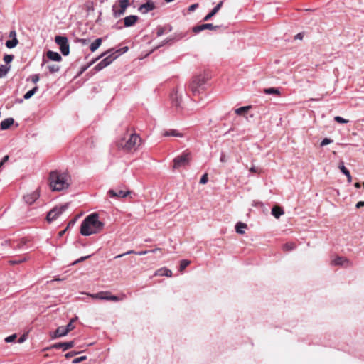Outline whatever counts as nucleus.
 I'll return each mask as SVG.
<instances>
[{"label":"nucleus","mask_w":364,"mask_h":364,"mask_svg":"<svg viewBox=\"0 0 364 364\" xmlns=\"http://www.w3.org/2000/svg\"><path fill=\"white\" fill-rule=\"evenodd\" d=\"M166 33V27L164 26H159L157 28L156 35L158 37L161 36L164 33Z\"/></svg>","instance_id":"39"},{"label":"nucleus","mask_w":364,"mask_h":364,"mask_svg":"<svg viewBox=\"0 0 364 364\" xmlns=\"http://www.w3.org/2000/svg\"><path fill=\"white\" fill-rule=\"evenodd\" d=\"M304 37V33H299L298 34H296L294 37L295 39H299V40H302Z\"/></svg>","instance_id":"57"},{"label":"nucleus","mask_w":364,"mask_h":364,"mask_svg":"<svg viewBox=\"0 0 364 364\" xmlns=\"http://www.w3.org/2000/svg\"><path fill=\"white\" fill-rule=\"evenodd\" d=\"M109 51H107V52H105L103 53H102L100 55V56H99L97 58H96L95 60H92L90 63H89L87 66H85L83 68H82L81 69V73H83L84 71H85L88 67H90L92 63H94L95 62V60L100 59V58H102L104 56H105L107 54H108Z\"/></svg>","instance_id":"36"},{"label":"nucleus","mask_w":364,"mask_h":364,"mask_svg":"<svg viewBox=\"0 0 364 364\" xmlns=\"http://www.w3.org/2000/svg\"><path fill=\"white\" fill-rule=\"evenodd\" d=\"M250 171L252 173H256L257 172V168L255 166H252L250 168Z\"/></svg>","instance_id":"61"},{"label":"nucleus","mask_w":364,"mask_h":364,"mask_svg":"<svg viewBox=\"0 0 364 364\" xmlns=\"http://www.w3.org/2000/svg\"><path fill=\"white\" fill-rule=\"evenodd\" d=\"M14 59V55H5L4 57V60L6 63H11Z\"/></svg>","instance_id":"44"},{"label":"nucleus","mask_w":364,"mask_h":364,"mask_svg":"<svg viewBox=\"0 0 364 364\" xmlns=\"http://www.w3.org/2000/svg\"><path fill=\"white\" fill-rule=\"evenodd\" d=\"M141 144V138L136 134H132L129 139L123 145V148L128 151L136 150Z\"/></svg>","instance_id":"6"},{"label":"nucleus","mask_w":364,"mask_h":364,"mask_svg":"<svg viewBox=\"0 0 364 364\" xmlns=\"http://www.w3.org/2000/svg\"><path fill=\"white\" fill-rule=\"evenodd\" d=\"M78 353L77 352H75V351H71V352H69V353H67L65 356L66 358H70L75 355H77Z\"/></svg>","instance_id":"49"},{"label":"nucleus","mask_w":364,"mask_h":364,"mask_svg":"<svg viewBox=\"0 0 364 364\" xmlns=\"http://www.w3.org/2000/svg\"><path fill=\"white\" fill-rule=\"evenodd\" d=\"M149 250H144V251H140V252H136L134 250H129L123 254H120V255H118L117 256L114 257V259H117V258H121L125 255H131V254H135V255H146L147 253H149Z\"/></svg>","instance_id":"19"},{"label":"nucleus","mask_w":364,"mask_h":364,"mask_svg":"<svg viewBox=\"0 0 364 364\" xmlns=\"http://www.w3.org/2000/svg\"><path fill=\"white\" fill-rule=\"evenodd\" d=\"M223 4V1H220L213 9L212 11L208 14L203 18V21H209L213 16H215L218 11L220 9Z\"/></svg>","instance_id":"16"},{"label":"nucleus","mask_w":364,"mask_h":364,"mask_svg":"<svg viewBox=\"0 0 364 364\" xmlns=\"http://www.w3.org/2000/svg\"><path fill=\"white\" fill-rule=\"evenodd\" d=\"M334 120L338 123H341V124H346L348 122V120L347 119H345L344 118L340 117V116H336L334 117Z\"/></svg>","instance_id":"42"},{"label":"nucleus","mask_w":364,"mask_h":364,"mask_svg":"<svg viewBox=\"0 0 364 364\" xmlns=\"http://www.w3.org/2000/svg\"><path fill=\"white\" fill-rule=\"evenodd\" d=\"M26 335H23V336H21L18 338V342L19 343H23V342L26 341Z\"/></svg>","instance_id":"56"},{"label":"nucleus","mask_w":364,"mask_h":364,"mask_svg":"<svg viewBox=\"0 0 364 364\" xmlns=\"http://www.w3.org/2000/svg\"><path fill=\"white\" fill-rule=\"evenodd\" d=\"M14 119L11 117L6 118V119L3 120L0 124V128L2 130H6L9 129L13 124H14Z\"/></svg>","instance_id":"20"},{"label":"nucleus","mask_w":364,"mask_h":364,"mask_svg":"<svg viewBox=\"0 0 364 364\" xmlns=\"http://www.w3.org/2000/svg\"><path fill=\"white\" fill-rule=\"evenodd\" d=\"M208 174L205 173L202 176V177L200 180V183L205 184L208 182Z\"/></svg>","instance_id":"47"},{"label":"nucleus","mask_w":364,"mask_h":364,"mask_svg":"<svg viewBox=\"0 0 364 364\" xmlns=\"http://www.w3.org/2000/svg\"><path fill=\"white\" fill-rule=\"evenodd\" d=\"M90 257V255H87V256H85V257H80V259H77L76 261L73 262V264H76L80 262H82L84 260H85L86 259L89 258Z\"/></svg>","instance_id":"48"},{"label":"nucleus","mask_w":364,"mask_h":364,"mask_svg":"<svg viewBox=\"0 0 364 364\" xmlns=\"http://www.w3.org/2000/svg\"><path fill=\"white\" fill-rule=\"evenodd\" d=\"M198 6V4H193L188 7L189 11H193Z\"/></svg>","instance_id":"54"},{"label":"nucleus","mask_w":364,"mask_h":364,"mask_svg":"<svg viewBox=\"0 0 364 364\" xmlns=\"http://www.w3.org/2000/svg\"><path fill=\"white\" fill-rule=\"evenodd\" d=\"M92 299H100V300H107L112 301H119V297L114 295H111L109 291H100L97 294H87Z\"/></svg>","instance_id":"10"},{"label":"nucleus","mask_w":364,"mask_h":364,"mask_svg":"<svg viewBox=\"0 0 364 364\" xmlns=\"http://www.w3.org/2000/svg\"><path fill=\"white\" fill-rule=\"evenodd\" d=\"M26 260V258L24 257L23 259H19V260H10L9 261V263L12 264H19L21 263V262L23 261H25Z\"/></svg>","instance_id":"53"},{"label":"nucleus","mask_w":364,"mask_h":364,"mask_svg":"<svg viewBox=\"0 0 364 364\" xmlns=\"http://www.w3.org/2000/svg\"><path fill=\"white\" fill-rule=\"evenodd\" d=\"M272 214L276 218H279L282 215L284 214V210L280 207L274 206L272 209Z\"/></svg>","instance_id":"26"},{"label":"nucleus","mask_w":364,"mask_h":364,"mask_svg":"<svg viewBox=\"0 0 364 364\" xmlns=\"http://www.w3.org/2000/svg\"><path fill=\"white\" fill-rule=\"evenodd\" d=\"M102 38H99L95 39V41L91 43L90 46V49L92 52H95L100 46L102 43Z\"/></svg>","instance_id":"27"},{"label":"nucleus","mask_w":364,"mask_h":364,"mask_svg":"<svg viewBox=\"0 0 364 364\" xmlns=\"http://www.w3.org/2000/svg\"><path fill=\"white\" fill-rule=\"evenodd\" d=\"M264 92L267 95H280L279 89L275 87L265 88Z\"/></svg>","instance_id":"29"},{"label":"nucleus","mask_w":364,"mask_h":364,"mask_svg":"<svg viewBox=\"0 0 364 364\" xmlns=\"http://www.w3.org/2000/svg\"><path fill=\"white\" fill-rule=\"evenodd\" d=\"M68 208V203H65L60 206H56L50 210L46 216L48 222L50 223L55 220L60 214H62Z\"/></svg>","instance_id":"7"},{"label":"nucleus","mask_w":364,"mask_h":364,"mask_svg":"<svg viewBox=\"0 0 364 364\" xmlns=\"http://www.w3.org/2000/svg\"><path fill=\"white\" fill-rule=\"evenodd\" d=\"M149 252H153V253H155L158 251H161V249L160 248H156V249H154V250H149Z\"/></svg>","instance_id":"64"},{"label":"nucleus","mask_w":364,"mask_h":364,"mask_svg":"<svg viewBox=\"0 0 364 364\" xmlns=\"http://www.w3.org/2000/svg\"><path fill=\"white\" fill-rule=\"evenodd\" d=\"M364 206V201H359L358 203H357L355 207L357 208H360L361 207Z\"/></svg>","instance_id":"59"},{"label":"nucleus","mask_w":364,"mask_h":364,"mask_svg":"<svg viewBox=\"0 0 364 364\" xmlns=\"http://www.w3.org/2000/svg\"><path fill=\"white\" fill-rule=\"evenodd\" d=\"M247 228V225L245 223L239 222L235 225V230L239 234H243L245 232L244 229Z\"/></svg>","instance_id":"28"},{"label":"nucleus","mask_w":364,"mask_h":364,"mask_svg":"<svg viewBox=\"0 0 364 364\" xmlns=\"http://www.w3.org/2000/svg\"><path fill=\"white\" fill-rule=\"evenodd\" d=\"M39 197V194L36 192L28 194L24 196V200L26 203L31 205L33 204Z\"/></svg>","instance_id":"17"},{"label":"nucleus","mask_w":364,"mask_h":364,"mask_svg":"<svg viewBox=\"0 0 364 364\" xmlns=\"http://www.w3.org/2000/svg\"><path fill=\"white\" fill-rule=\"evenodd\" d=\"M191 160V154L190 152H183L181 155L176 156L174 158L173 162V168L175 169L179 168L181 167L186 166L189 164Z\"/></svg>","instance_id":"4"},{"label":"nucleus","mask_w":364,"mask_h":364,"mask_svg":"<svg viewBox=\"0 0 364 364\" xmlns=\"http://www.w3.org/2000/svg\"><path fill=\"white\" fill-rule=\"evenodd\" d=\"M332 263L334 265L348 266L349 261L345 257H337L332 261Z\"/></svg>","instance_id":"18"},{"label":"nucleus","mask_w":364,"mask_h":364,"mask_svg":"<svg viewBox=\"0 0 364 364\" xmlns=\"http://www.w3.org/2000/svg\"><path fill=\"white\" fill-rule=\"evenodd\" d=\"M118 2V6L117 4L112 6V12L114 18H118L123 15L129 6V0H119Z\"/></svg>","instance_id":"8"},{"label":"nucleus","mask_w":364,"mask_h":364,"mask_svg":"<svg viewBox=\"0 0 364 364\" xmlns=\"http://www.w3.org/2000/svg\"><path fill=\"white\" fill-rule=\"evenodd\" d=\"M139 18L136 15H130L124 18V24L125 27L134 26L138 21Z\"/></svg>","instance_id":"15"},{"label":"nucleus","mask_w":364,"mask_h":364,"mask_svg":"<svg viewBox=\"0 0 364 364\" xmlns=\"http://www.w3.org/2000/svg\"><path fill=\"white\" fill-rule=\"evenodd\" d=\"M166 33L170 32V31H172V28H172V26H171L168 25V26H166Z\"/></svg>","instance_id":"63"},{"label":"nucleus","mask_w":364,"mask_h":364,"mask_svg":"<svg viewBox=\"0 0 364 364\" xmlns=\"http://www.w3.org/2000/svg\"><path fill=\"white\" fill-rule=\"evenodd\" d=\"M68 331H66L65 326H60L58 327L55 332V337H62L65 336L68 334Z\"/></svg>","instance_id":"24"},{"label":"nucleus","mask_w":364,"mask_h":364,"mask_svg":"<svg viewBox=\"0 0 364 364\" xmlns=\"http://www.w3.org/2000/svg\"><path fill=\"white\" fill-rule=\"evenodd\" d=\"M183 37H184V35L181 34V33L175 34L174 37L167 38L166 40H165L164 43H167L172 41H178V40L182 39Z\"/></svg>","instance_id":"34"},{"label":"nucleus","mask_w":364,"mask_h":364,"mask_svg":"<svg viewBox=\"0 0 364 364\" xmlns=\"http://www.w3.org/2000/svg\"><path fill=\"white\" fill-rule=\"evenodd\" d=\"M77 319V317L76 318H72L70 320V321L68 323V325H66L65 327V329L66 331H68V332H70V331H72L73 329L75 328V326L73 325V322Z\"/></svg>","instance_id":"37"},{"label":"nucleus","mask_w":364,"mask_h":364,"mask_svg":"<svg viewBox=\"0 0 364 364\" xmlns=\"http://www.w3.org/2000/svg\"><path fill=\"white\" fill-rule=\"evenodd\" d=\"M227 160H228V158H227L226 155L224 153H221L220 161L223 163H225L227 161Z\"/></svg>","instance_id":"51"},{"label":"nucleus","mask_w":364,"mask_h":364,"mask_svg":"<svg viewBox=\"0 0 364 364\" xmlns=\"http://www.w3.org/2000/svg\"><path fill=\"white\" fill-rule=\"evenodd\" d=\"M173 103L175 106L178 107L180 105V100L177 96V94L172 95L171 96Z\"/></svg>","instance_id":"41"},{"label":"nucleus","mask_w":364,"mask_h":364,"mask_svg":"<svg viewBox=\"0 0 364 364\" xmlns=\"http://www.w3.org/2000/svg\"><path fill=\"white\" fill-rule=\"evenodd\" d=\"M16 338H17L16 334H12V335H11V336H9L6 337V338H5V341H6V343H11V342L14 341L16 340Z\"/></svg>","instance_id":"43"},{"label":"nucleus","mask_w":364,"mask_h":364,"mask_svg":"<svg viewBox=\"0 0 364 364\" xmlns=\"http://www.w3.org/2000/svg\"><path fill=\"white\" fill-rule=\"evenodd\" d=\"M9 38H11L13 39H17L16 38V32L15 30H12L9 32Z\"/></svg>","instance_id":"50"},{"label":"nucleus","mask_w":364,"mask_h":364,"mask_svg":"<svg viewBox=\"0 0 364 364\" xmlns=\"http://www.w3.org/2000/svg\"><path fill=\"white\" fill-rule=\"evenodd\" d=\"M18 43V39H11L10 41H7L6 42V46L8 48H14V47H16Z\"/></svg>","instance_id":"32"},{"label":"nucleus","mask_w":364,"mask_h":364,"mask_svg":"<svg viewBox=\"0 0 364 364\" xmlns=\"http://www.w3.org/2000/svg\"><path fill=\"white\" fill-rule=\"evenodd\" d=\"M47 57L53 61L59 62L62 60L61 55L57 53L52 50H48L47 52Z\"/></svg>","instance_id":"21"},{"label":"nucleus","mask_w":364,"mask_h":364,"mask_svg":"<svg viewBox=\"0 0 364 364\" xmlns=\"http://www.w3.org/2000/svg\"><path fill=\"white\" fill-rule=\"evenodd\" d=\"M296 245L294 242H287L283 245V250L284 251H291L294 250Z\"/></svg>","instance_id":"33"},{"label":"nucleus","mask_w":364,"mask_h":364,"mask_svg":"<svg viewBox=\"0 0 364 364\" xmlns=\"http://www.w3.org/2000/svg\"><path fill=\"white\" fill-rule=\"evenodd\" d=\"M189 264H190V261H188V260H186V259L181 260V264H180L179 270L181 272L183 271L188 266Z\"/></svg>","instance_id":"38"},{"label":"nucleus","mask_w":364,"mask_h":364,"mask_svg":"<svg viewBox=\"0 0 364 364\" xmlns=\"http://www.w3.org/2000/svg\"><path fill=\"white\" fill-rule=\"evenodd\" d=\"M48 69L49 70L50 73H54L59 71L60 66L57 65H50L48 66Z\"/></svg>","instance_id":"40"},{"label":"nucleus","mask_w":364,"mask_h":364,"mask_svg":"<svg viewBox=\"0 0 364 364\" xmlns=\"http://www.w3.org/2000/svg\"><path fill=\"white\" fill-rule=\"evenodd\" d=\"M250 106L241 107L235 109V113L238 115H241L248 111L250 109Z\"/></svg>","instance_id":"35"},{"label":"nucleus","mask_w":364,"mask_h":364,"mask_svg":"<svg viewBox=\"0 0 364 364\" xmlns=\"http://www.w3.org/2000/svg\"><path fill=\"white\" fill-rule=\"evenodd\" d=\"M70 176L66 173L52 171L50 173V186L54 191H60L69 186Z\"/></svg>","instance_id":"2"},{"label":"nucleus","mask_w":364,"mask_h":364,"mask_svg":"<svg viewBox=\"0 0 364 364\" xmlns=\"http://www.w3.org/2000/svg\"><path fill=\"white\" fill-rule=\"evenodd\" d=\"M38 90V87L37 86H35L33 89L28 91L23 96V98L25 100L30 99Z\"/></svg>","instance_id":"31"},{"label":"nucleus","mask_w":364,"mask_h":364,"mask_svg":"<svg viewBox=\"0 0 364 364\" xmlns=\"http://www.w3.org/2000/svg\"><path fill=\"white\" fill-rule=\"evenodd\" d=\"M332 142H333V141H332L331 139H328V138H325V139H323L321 141V146H324L328 145V144H331V143H332Z\"/></svg>","instance_id":"45"},{"label":"nucleus","mask_w":364,"mask_h":364,"mask_svg":"<svg viewBox=\"0 0 364 364\" xmlns=\"http://www.w3.org/2000/svg\"><path fill=\"white\" fill-rule=\"evenodd\" d=\"M127 50H128V47H127V46L124 47V48L122 49V52H121V53H120V51H119V52H118V53H119V54H118V55H119L121 53H124L127 52Z\"/></svg>","instance_id":"62"},{"label":"nucleus","mask_w":364,"mask_h":364,"mask_svg":"<svg viewBox=\"0 0 364 364\" xmlns=\"http://www.w3.org/2000/svg\"><path fill=\"white\" fill-rule=\"evenodd\" d=\"M165 136H177V137H183V134L178 132L176 129H169L166 130L163 134Z\"/></svg>","instance_id":"22"},{"label":"nucleus","mask_w":364,"mask_h":364,"mask_svg":"<svg viewBox=\"0 0 364 364\" xmlns=\"http://www.w3.org/2000/svg\"><path fill=\"white\" fill-rule=\"evenodd\" d=\"M156 274L159 276L171 277L172 272L167 268H161L157 270Z\"/></svg>","instance_id":"25"},{"label":"nucleus","mask_w":364,"mask_h":364,"mask_svg":"<svg viewBox=\"0 0 364 364\" xmlns=\"http://www.w3.org/2000/svg\"><path fill=\"white\" fill-rule=\"evenodd\" d=\"M10 70V67L4 65H0V78L4 77L6 75Z\"/></svg>","instance_id":"30"},{"label":"nucleus","mask_w":364,"mask_h":364,"mask_svg":"<svg viewBox=\"0 0 364 364\" xmlns=\"http://www.w3.org/2000/svg\"><path fill=\"white\" fill-rule=\"evenodd\" d=\"M86 358H87L86 356H80V357L76 358L73 360V363H74V364L79 363L86 360Z\"/></svg>","instance_id":"46"},{"label":"nucleus","mask_w":364,"mask_h":364,"mask_svg":"<svg viewBox=\"0 0 364 364\" xmlns=\"http://www.w3.org/2000/svg\"><path fill=\"white\" fill-rule=\"evenodd\" d=\"M79 42H80L82 45H87V43H88V40H87V39H80Z\"/></svg>","instance_id":"60"},{"label":"nucleus","mask_w":364,"mask_h":364,"mask_svg":"<svg viewBox=\"0 0 364 364\" xmlns=\"http://www.w3.org/2000/svg\"><path fill=\"white\" fill-rule=\"evenodd\" d=\"M9 159V156L8 155H6L5 156H4L1 161L0 162V163H2V166H4V163L8 161Z\"/></svg>","instance_id":"58"},{"label":"nucleus","mask_w":364,"mask_h":364,"mask_svg":"<svg viewBox=\"0 0 364 364\" xmlns=\"http://www.w3.org/2000/svg\"><path fill=\"white\" fill-rule=\"evenodd\" d=\"M129 191H122V190H118V189H116V190H113V189H111L108 191V194L110 197L112 198H125L126 196H127L129 194Z\"/></svg>","instance_id":"13"},{"label":"nucleus","mask_w":364,"mask_h":364,"mask_svg":"<svg viewBox=\"0 0 364 364\" xmlns=\"http://www.w3.org/2000/svg\"><path fill=\"white\" fill-rule=\"evenodd\" d=\"M55 42L59 46L61 53L66 56L70 53V46L68 38L65 36H56Z\"/></svg>","instance_id":"9"},{"label":"nucleus","mask_w":364,"mask_h":364,"mask_svg":"<svg viewBox=\"0 0 364 364\" xmlns=\"http://www.w3.org/2000/svg\"><path fill=\"white\" fill-rule=\"evenodd\" d=\"M39 80V75L38 74L33 75L32 76V82L33 83H36Z\"/></svg>","instance_id":"52"},{"label":"nucleus","mask_w":364,"mask_h":364,"mask_svg":"<svg viewBox=\"0 0 364 364\" xmlns=\"http://www.w3.org/2000/svg\"><path fill=\"white\" fill-rule=\"evenodd\" d=\"M338 168L341 172L347 177L348 182L350 183L352 181L351 175L350 171L345 167L344 163L343 161L339 164Z\"/></svg>","instance_id":"23"},{"label":"nucleus","mask_w":364,"mask_h":364,"mask_svg":"<svg viewBox=\"0 0 364 364\" xmlns=\"http://www.w3.org/2000/svg\"><path fill=\"white\" fill-rule=\"evenodd\" d=\"M103 228L104 223L99 220L98 214L92 213L87 215L82 222L80 233L84 236H89L101 232Z\"/></svg>","instance_id":"1"},{"label":"nucleus","mask_w":364,"mask_h":364,"mask_svg":"<svg viewBox=\"0 0 364 364\" xmlns=\"http://www.w3.org/2000/svg\"><path fill=\"white\" fill-rule=\"evenodd\" d=\"M219 28H220L219 26H213L212 23H205V24H201V25L194 26L193 28V31L195 33H200V31H203L205 29L215 30Z\"/></svg>","instance_id":"12"},{"label":"nucleus","mask_w":364,"mask_h":364,"mask_svg":"<svg viewBox=\"0 0 364 364\" xmlns=\"http://www.w3.org/2000/svg\"><path fill=\"white\" fill-rule=\"evenodd\" d=\"M155 4L151 1H148L146 3L141 4L139 7V11L142 14H147L148 12L155 9Z\"/></svg>","instance_id":"14"},{"label":"nucleus","mask_w":364,"mask_h":364,"mask_svg":"<svg viewBox=\"0 0 364 364\" xmlns=\"http://www.w3.org/2000/svg\"><path fill=\"white\" fill-rule=\"evenodd\" d=\"M76 220H77L76 218L71 220L68 223V226H67V228H66L68 229V228H69L70 227L73 226V225H75V222H76Z\"/></svg>","instance_id":"55"},{"label":"nucleus","mask_w":364,"mask_h":364,"mask_svg":"<svg viewBox=\"0 0 364 364\" xmlns=\"http://www.w3.org/2000/svg\"><path fill=\"white\" fill-rule=\"evenodd\" d=\"M110 53L109 55L106 56L103 60H102L99 63H97L94 69L95 71H100L105 68V67L110 65L114 59H116L119 55H117L119 50H116L115 52H112V50H109ZM109 53V52L108 53Z\"/></svg>","instance_id":"5"},{"label":"nucleus","mask_w":364,"mask_h":364,"mask_svg":"<svg viewBox=\"0 0 364 364\" xmlns=\"http://www.w3.org/2000/svg\"><path fill=\"white\" fill-rule=\"evenodd\" d=\"M74 341L69 342H59L53 344L50 348L62 349L63 351H65L74 346Z\"/></svg>","instance_id":"11"},{"label":"nucleus","mask_w":364,"mask_h":364,"mask_svg":"<svg viewBox=\"0 0 364 364\" xmlns=\"http://www.w3.org/2000/svg\"><path fill=\"white\" fill-rule=\"evenodd\" d=\"M206 78L204 75L194 76L189 85L192 93L195 95L203 90Z\"/></svg>","instance_id":"3"}]
</instances>
